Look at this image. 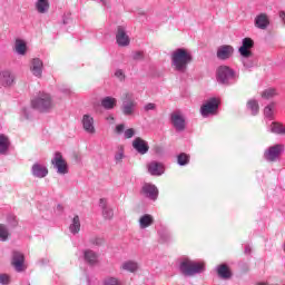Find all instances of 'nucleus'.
<instances>
[{
	"mask_svg": "<svg viewBox=\"0 0 285 285\" xmlns=\"http://www.w3.org/2000/svg\"><path fill=\"white\" fill-rule=\"evenodd\" d=\"M31 175L38 179H43V177H48V167L39 163H35L31 167Z\"/></svg>",
	"mask_w": 285,
	"mask_h": 285,
	"instance_id": "f3484780",
	"label": "nucleus"
},
{
	"mask_svg": "<svg viewBox=\"0 0 285 285\" xmlns=\"http://www.w3.org/2000/svg\"><path fill=\"white\" fill-rule=\"evenodd\" d=\"M255 46V42L250 38H244L242 41V46L238 49L240 57H253V51L250 48Z\"/></svg>",
	"mask_w": 285,
	"mask_h": 285,
	"instance_id": "4468645a",
	"label": "nucleus"
},
{
	"mask_svg": "<svg viewBox=\"0 0 285 285\" xmlns=\"http://www.w3.org/2000/svg\"><path fill=\"white\" fill-rule=\"evenodd\" d=\"M179 271L184 277H195V275L204 273V264L197 263L185 256L180 258Z\"/></svg>",
	"mask_w": 285,
	"mask_h": 285,
	"instance_id": "f03ea898",
	"label": "nucleus"
},
{
	"mask_svg": "<svg viewBox=\"0 0 285 285\" xmlns=\"http://www.w3.org/2000/svg\"><path fill=\"white\" fill-rule=\"evenodd\" d=\"M36 9L40 14H46V12H48L50 9V3L48 0H38L36 2Z\"/></svg>",
	"mask_w": 285,
	"mask_h": 285,
	"instance_id": "c756f323",
	"label": "nucleus"
},
{
	"mask_svg": "<svg viewBox=\"0 0 285 285\" xmlns=\"http://www.w3.org/2000/svg\"><path fill=\"white\" fill-rule=\"evenodd\" d=\"M0 83L4 88H10L14 83V75L10 70H3L0 72Z\"/></svg>",
	"mask_w": 285,
	"mask_h": 285,
	"instance_id": "6ab92c4d",
	"label": "nucleus"
},
{
	"mask_svg": "<svg viewBox=\"0 0 285 285\" xmlns=\"http://www.w3.org/2000/svg\"><path fill=\"white\" fill-rule=\"evenodd\" d=\"M250 245L245 246V255H250Z\"/></svg>",
	"mask_w": 285,
	"mask_h": 285,
	"instance_id": "3c124183",
	"label": "nucleus"
},
{
	"mask_svg": "<svg viewBox=\"0 0 285 285\" xmlns=\"http://www.w3.org/2000/svg\"><path fill=\"white\" fill-rule=\"evenodd\" d=\"M69 230L71 235H79V232L81 230V220L79 218V215H76L72 218L71 224L69 225Z\"/></svg>",
	"mask_w": 285,
	"mask_h": 285,
	"instance_id": "bb28decb",
	"label": "nucleus"
},
{
	"mask_svg": "<svg viewBox=\"0 0 285 285\" xmlns=\"http://www.w3.org/2000/svg\"><path fill=\"white\" fill-rule=\"evenodd\" d=\"M178 166H188L190 164V156L185 153H181L177 156Z\"/></svg>",
	"mask_w": 285,
	"mask_h": 285,
	"instance_id": "f704fd0d",
	"label": "nucleus"
},
{
	"mask_svg": "<svg viewBox=\"0 0 285 285\" xmlns=\"http://www.w3.org/2000/svg\"><path fill=\"white\" fill-rule=\"evenodd\" d=\"M82 128L89 135H95L97 130L95 129V118L92 116L86 114L82 116Z\"/></svg>",
	"mask_w": 285,
	"mask_h": 285,
	"instance_id": "dca6fc26",
	"label": "nucleus"
},
{
	"mask_svg": "<svg viewBox=\"0 0 285 285\" xmlns=\"http://www.w3.org/2000/svg\"><path fill=\"white\" fill-rule=\"evenodd\" d=\"M247 108L254 116L259 112V104L255 99L248 100Z\"/></svg>",
	"mask_w": 285,
	"mask_h": 285,
	"instance_id": "72a5a7b5",
	"label": "nucleus"
},
{
	"mask_svg": "<svg viewBox=\"0 0 285 285\" xmlns=\"http://www.w3.org/2000/svg\"><path fill=\"white\" fill-rule=\"evenodd\" d=\"M234 52H235V48H233V46L223 45V46L218 47L216 57L220 61H227V59H230V57H233Z\"/></svg>",
	"mask_w": 285,
	"mask_h": 285,
	"instance_id": "f8f14e48",
	"label": "nucleus"
},
{
	"mask_svg": "<svg viewBox=\"0 0 285 285\" xmlns=\"http://www.w3.org/2000/svg\"><path fill=\"white\" fill-rule=\"evenodd\" d=\"M273 108H275V104L273 102L265 107L264 115L266 119H273V115H274Z\"/></svg>",
	"mask_w": 285,
	"mask_h": 285,
	"instance_id": "ea45409f",
	"label": "nucleus"
},
{
	"mask_svg": "<svg viewBox=\"0 0 285 285\" xmlns=\"http://www.w3.org/2000/svg\"><path fill=\"white\" fill-rule=\"evenodd\" d=\"M31 107L39 112H50L55 108L52 96L46 92H39L36 98L31 100Z\"/></svg>",
	"mask_w": 285,
	"mask_h": 285,
	"instance_id": "20e7f679",
	"label": "nucleus"
},
{
	"mask_svg": "<svg viewBox=\"0 0 285 285\" xmlns=\"http://www.w3.org/2000/svg\"><path fill=\"white\" fill-rule=\"evenodd\" d=\"M142 195L147 197L148 199H151L153 202L157 200V197H159V189H157V186L146 183L141 188Z\"/></svg>",
	"mask_w": 285,
	"mask_h": 285,
	"instance_id": "ddd939ff",
	"label": "nucleus"
},
{
	"mask_svg": "<svg viewBox=\"0 0 285 285\" xmlns=\"http://www.w3.org/2000/svg\"><path fill=\"white\" fill-rule=\"evenodd\" d=\"M153 224H155V218H153V215L145 214L139 219V226L142 230L148 228V226H153Z\"/></svg>",
	"mask_w": 285,
	"mask_h": 285,
	"instance_id": "cd10ccee",
	"label": "nucleus"
},
{
	"mask_svg": "<svg viewBox=\"0 0 285 285\" xmlns=\"http://www.w3.org/2000/svg\"><path fill=\"white\" fill-rule=\"evenodd\" d=\"M7 222H8V224H9L12 228H14V227L17 226V224H18V222H17V216H14V215H9V216L7 217Z\"/></svg>",
	"mask_w": 285,
	"mask_h": 285,
	"instance_id": "79ce46f5",
	"label": "nucleus"
},
{
	"mask_svg": "<svg viewBox=\"0 0 285 285\" xmlns=\"http://www.w3.org/2000/svg\"><path fill=\"white\" fill-rule=\"evenodd\" d=\"M134 61H141L144 60V52L142 51H136L132 55Z\"/></svg>",
	"mask_w": 285,
	"mask_h": 285,
	"instance_id": "a18cd8bd",
	"label": "nucleus"
},
{
	"mask_svg": "<svg viewBox=\"0 0 285 285\" xmlns=\"http://www.w3.org/2000/svg\"><path fill=\"white\" fill-rule=\"evenodd\" d=\"M8 150H10V138L0 134V155H8Z\"/></svg>",
	"mask_w": 285,
	"mask_h": 285,
	"instance_id": "a878e982",
	"label": "nucleus"
},
{
	"mask_svg": "<svg viewBox=\"0 0 285 285\" xmlns=\"http://www.w3.org/2000/svg\"><path fill=\"white\" fill-rule=\"evenodd\" d=\"M170 121L177 132H184L186 130V118L181 112L174 111L170 114Z\"/></svg>",
	"mask_w": 285,
	"mask_h": 285,
	"instance_id": "9d476101",
	"label": "nucleus"
},
{
	"mask_svg": "<svg viewBox=\"0 0 285 285\" xmlns=\"http://www.w3.org/2000/svg\"><path fill=\"white\" fill-rule=\"evenodd\" d=\"M124 159V147H120L119 151L115 155V161L119 163Z\"/></svg>",
	"mask_w": 285,
	"mask_h": 285,
	"instance_id": "49530a36",
	"label": "nucleus"
},
{
	"mask_svg": "<svg viewBox=\"0 0 285 285\" xmlns=\"http://www.w3.org/2000/svg\"><path fill=\"white\" fill-rule=\"evenodd\" d=\"M0 284L8 285L10 284V276L7 274H1L0 275Z\"/></svg>",
	"mask_w": 285,
	"mask_h": 285,
	"instance_id": "de8ad7c7",
	"label": "nucleus"
},
{
	"mask_svg": "<svg viewBox=\"0 0 285 285\" xmlns=\"http://www.w3.org/2000/svg\"><path fill=\"white\" fill-rule=\"evenodd\" d=\"M240 61L244 66V68L250 69L254 68L255 61H253V56H240Z\"/></svg>",
	"mask_w": 285,
	"mask_h": 285,
	"instance_id": "c9c22d12",
	"label": "nucleus"
},
{
	"mask_svg": "<svg viewBox=\"0 0 285 285\" xmlns=\"http://www.w3.org/2000/svg\"><path fill=\"white\" fill-rule=\"evenodd\" d=\"M101 106L105 110H112L117 106V99L112 97H105L101 100Z\"/></svg>",
	"mask_w": 285,
	"mask_h": 285,
	"instance_id": "c85d7f7f",
	"label": "nucleus"
},
{
	"mask_svg": "<svg viewBox=\"0 0 285 285\" xmlns=\"http://www.w3.org/2000/svg\"><path fill=\"white\" fill-rule=\"evenodd\" d=\"M89 244H91V246H102V244H104V238H101V237H91L90 239H89Z\"/></svg>",
	"mask_w": 285,
	"mask_h": 285,
	"instance_id": "a19ab883",
	"label": "nucleus"
},
{
	"mask_svg": "<svg viewBox=\"0 0 285 285\" xmlns=\"http://www.w3.org/2000/svg\"><path fill=\"white\" fill-rule=\"evenodd\" d=\"M102 4H105V6H106V2H102Z\"/></svg>",
	"mask_w": 285,
	"mask_h": 285,
	"instance_id": "6e6d98bb",
	"label": "nucleus"
},
{
	"mask_svg": "<svg viewBox=\"0 0 285 285\" xmlns=\"http://www.w3.org/2000/svg\"><path fill=\"white\" fill-rule=\"evenodd\" d=\"M193 63V55L185 48H178L171 53V66L177 72H186Z\"/></svg>",
	"mask_w": 285,
	"mask_h": 285,
	"instance_id": "f257e3e1",
	"label": "nucleus"
},
{
	"mask_svg": "<svg viewBox=\"0 0 285 285\" xmlns=\"http://www.w3.org/2000/svg\"><path fill=\"white\" fill-rule=\"evenodd\" d=\"M83 259L86 264H89L90 266H95L97 264L99 256L95 253L92 249H86L83 250Z\"/></svg>",
	"mask_w": 285,
	"mask_h": 285,
	"instance_id": "393cba45",
	"label": "nucleus"
},
{
	"mask_svg": "<svg viewBox=\"0 0 285 285\" xmlns=\"http://www.w3.org/2000/svg\"><path fill=\"white\" fill-rule=\"evenodd\" d=\"M160 238L163 239V242H170V233L168 232H163L160 234Z\"/></svg>",
	"mask_w": 285,
	"mask_h": 285,
	"instance_id": "09e8293b",
	"label": "nucleus"
},
{
	"mask_svg": "<svg viewBox=\"0 0 285 285\" xmlns=\"http://www.w3.org/2000/svg\"><path fill=\"white\" fill-rule=\"evenodd\" d=\"M121 268L122 271H128V273H135L139 266L132 261H127L122 263Z\"/></svg>",
	"mask_w": 285,
	"mask_h": 285,
	"instance_id": "473e14b6",
	"label": "nucleus"
},
{
	"mask_svg": "<svg viewBox=\"0 0 285 285\" xmlns=\"http://www.w3.org/2000/svg\"><path fill=\"white\" fill-rule=\"evenodd\" d=\"M62 23L63 26H68V18H63Z\"/></svg>",
	"mask_w": 285,
	"mask_h": 285,
	"instance_id": "5fc2aeb1",
	"label": "nucleus"
},
{
	"mask_svg": "<svg viewBox=\"0 0 285 285\" xmlns=\"http://www.w3.org/2000/svg\"><path fill=\"white\" fill-rule=\"evenodd\" d=\"M30 70L33 77L41 78V75H43V61L39 58H33L31 60Z\"/></svg>",
	"mask_w": 285,
	"mask_h": 285,
	"instance_id": "a211bd4d",
	"label": "nucleus"
},
{
	"mask_svg": "<svg viewBox=\"0 0 285 285\" xmlns=\"http://www.w3.org/2000/svg\"><path fill=\"white\" fill-rule=\"evenodd\" d=\"M145 112H150V110H157V105L155 102H148L144 106Z\"/></svg>",
	"mask_w": 285,
	"mask_h": 285,
	"instance_id": "c03bdc74",
	"label": "nucleus"
},
{
	"mask_svg": "<svg viewBox=\"0 0 285 285\" xmlns=\"http://www.w3.org/2000/svg\"><path fill=\"white\" fill-rule=\"evenodd\" d=\"M219 109V100L217 98H210L206 104L200 107L202 117H208V115H215Z\"/></svg>",
	"mask_w": 285,
	"mask_h": 285,
	"instance_id": "1a4fd4ad",
	"label": "nucleus"
},
{
	"mask_svg": "<svg viewBox=\"0 0 285 285\" xmlns=\"http://www.w3.org/2000/svg\"><path fill=\"white\" fill-rule=\"evenodd\" d=\"M99 206L102 209V216L105 219H112V217H115V212L112 208L108 207L106 198H100Z\"/></svg>",
	"mask_w": 285,
	"mask_h": 285,
	"instance_id": "aec40b11",
	"label": "nucleus"
},
{
	"mask_svg": "<svg viewBox=\"0 0 285 285\" xmlns=\"http://www.w3.org/2000/svg\"><path fill=\"white\" fill-rule=\"evenodd\" d=\"M22 115H23L24 119H30V117H32V115H30V109H28V108H24L22 110Z\"/></svg>",
	"mask_w": 285,
	"mask_h": 285,
	"instance_id": "8fccbe9b",
	"label": "nucleus"
},
{
	"mask_svg": "<svg viewBox=\"0 0 285 285\" xmlns=\"http://www.w3.org/2000/svg\"><path fill=\"white\" fill-rule=\"evenodd\" d=\"M11 266L16 273H23L26 271V256L21 252L13 250L11 258Z\"/></svg>",
	"mask_w": 285,
	"mask_h": 285,
	"instance_id": "6e6552de",
	"label": "nucleus"
},
{
	"mask_svg": "<svg viewBox=\"0 0 285 285\" xmlns=\"http://www.w3.org/2000/svg\"><path fill=\"white\" fill-rule=\"evenodd\" d=\"M116 41L118 46H120V48H126L127 46H130V37L126 32V27H117Z\"/></svg>",
	"mask_w": 285,
	"mask_h": 285,
	"instance_id": "9b49d317",
	"label": "nucleus"
},
{
	"mask_svg": "<svg viewBox=\"0 0 285 285\" xmlns=\"http://www.w3.org/2000/svg\"><path fill=\"white\" fill-rule=\"evenodd\" d=\"M57 210H58V213H62L63 212V206L57 205Z\"/></svg>",
	"mask_w": 285,
	"mask_h": 285,
	"instance_id": "603ef678",
	"label": "nucleus"
},
{
	"mask_svg": "<svg viewBox=\"0 0 285 285\" xmlns=\"http://www.w3.org/2000/svg\"><path fill=\"white\" fill-rule=\"evenodd\" d=\"M271 21L268 20V16H266V13H261L258 16H256L255 18V26L259 29V30H266V28H268Z\"/></svg>",
	"mask_w": 285,
	"mask_h": 285,
	"instance_id": "5701e85b",
	"label": "nucleus"
},
{
	"mask_svg": "<svg viewBox=\"0 0 285 285\" xmlns=\"http://www.w3.org/2000/svg\"><path fill=\"white\" fill-rule=\"evenodd\" d=\"M102 285H122V283L118 277L107 276L104 278Z\"/></svg>",
	"mask_w": 285,
	"mask_h": 285,
	"instance_id": "e433bc0d",
	"label": "nucleus"
},
{
	"mask_svg": "<svg viewBox=\"0 0 285 285\" xmlns=\"http://www.w3.org/2000/svg\"><path fill=\"white\" fill-rule=\"evenodd\" d=\"M115 77L119 79V81H124L126 79V73H124V70L117 69L115 71Z\"/></svg>",
	"mask_w": 285,
	"mask_h": 285,
	"instance_id": "37998d69",
	"label": "nucleus"
},
{
	"mask_svg": "<svg viewBox=\"0 0 285 285\" xmlns=\"http://www.w3.org/2000/svg\"><path fill=\"white\" fill-rule=\"evenodd\" d=\"M216 273L220 279H230V277H233V273L226 264L218 265L216 267Z\"/></svg>",
	"mask_w": 285,
	"mask_h": 285,
	"instance_id": "4be33fe9",
	"label": "nucleus"
},
{
	"mask_svg": "<svg viewBox=\"0 0 285 285\" xmlns=\"http://www.w3.org/2000/svg\"><path fill=\"white\" fill-rule=\"evenodd\" d=\"M14 50L17 55H21V56L26 55L28 50V46L26 45V41L21 39H17L14 45Z\"/></svg>",
	"mask_w": 285,
	"mask_h": 285,
	"instance_id": "7c9ffc66",
	"label": "nucleus"
},
{
	"mask_svg": "<svg viewBox=\"0 0 285 285\" xmlns=\"http://www.w3.org/2000/svg\"><path fill=\"white\" fill-rule=\"evenodd\" d=\"M282 153H284V145L277 144L271 146L264 151V159L265 161L274 164L275 161H278V159L282 157Z\"/></svg>",
	"mask_w": 285,
	"mask_h": 285,
	"instance_id": "423d86ee",
	"label": "nucleus"
},
{
	"mask_svg": "<svg viewBox=\"0 0 285 285\" xmlns=\"http://www.w3.org/2000/svg\"><path fill=\"white\" fill-rule=\"evenodd\" d=\"M122 105L120 110L125 117H132L135 115V109L137 108V101L135 100V94L125 92L121 97Z\"/></svg>",
	"mask_w": 285,
	"mask_h": 285,
	"instance_id": "39448f33",
	"label": "nucleus"
},
{
	"mask_svg": "<svg viewBox=\"0 0 285 285\" xmlns=\"http://www.w3.org/2000/svg\"><path fill=\"white\" fill-rule=\"evenodd\" d=\"M122 132H124V138L125 139H132V137H135V129L129 128V129L126 130V125H124V124L117 125L116 126V134L117 135H122Z\"/></svg>",
	"mask_w": 285,
	"mask_h": 285,
	"instance_id": "b1692460",
	"label": "nucleus"
},
{
	"mask_svg": "<svg viewBox=\"0 0 285 285\" xmlns=\"http://www.w3.org/2000/svg\"><path fill=\"white\" fill-rule=\"evenodd\" d=\"M269 130L271 132H274V135H285V125L279 122H272Z\"/></svg>",
	"mask_w": 285,
	"mask_h": 285,
	"instance_id": "2f4dec72",
	"label": "nucleus"
},
{
	"mask_svg": "<svg viewBox=\"0 0 285 285\" xmlns=\"http://www.w3.org/2000/svg\"><path fill=\"white\" fill-rule=\"evenodd\" d=\"M275 95H277V91L273 88L265 89L262 92L263 99H273V97H275Z\"/></svg>",
	"mask_w": 285,
	"mask_h": 285,
	"instance_id": "58836bf2",
	"label": "nucleus"
},
{
	"mask_svg": "<svg viewBox=\"0 0 285 285\" xmlns=\"http://www.w3.org/2000/svg\"><path fill=\"white\" fill-rule=\"evenodd\" d=\"M148 173L153 176L159 177L164 175V165H161V163L158 161H151L148 165Z\"/></svg>",
	"mask_w": 285,
	"mask_h": 285,
	"instance_id": "412c9836",
	"label": "nucleus"
},
{
	"mask_svg": "<svg viewBox=\"0 0 285 285\" xmlns=\"http://www.w3.org/2000/svg\"><path fill=\"white\" fill-rule=\"evenodd\" d=\"M237 73L228 66H220L216 70V81H218L220 86H233L237 83Z\"/></svg>",
	"mask_w": 285,
	"mask_h": 285,
	"instance_id": "7ed1b4c3",
	"label": "nucleus"
},
{
	"mask_svg": "<svg viewBox=\"0 0 285 285\" xmlns=\"http://www.w3.org/2000/svg\"><path fill=\"white\" fill-rule=\"evenodd\" d=\"M53 168H56L58 175H68V163L63 159L61 153L57 151L51 159Z\"/></svg>",
	"mask_w": 285,
	"mask_h": 285,
	"instance_id": "0eeeda50",
	"label": "nucleus"
},
{
	"mask_svg": "<svg viewBox=\"0 0 285 285\" xmlns=\"http://www.w3.org/2000/svg\"><path fill=\"white\" fill-rule=\"evenodd\" d=\"M61 92H63V95H70V89H61Z\"/></svg>",
	"mask_w": 285,
	"mask_h": 285,
	"instance_id": "864d4df0",
	"label": "nucleus"
},
{
	"mask_svg": "<svg viewBox=\"0 0 285 285\" xmlns=\"http://www.w3.org/2000/svg\"><path fill=\"white\" fill-rule=\"evenodd\" d=\"M132 148L137 150L139 155H146L150 150L148 141L144 140L141 137L134 139Z\"/></svg>",
	"mask_w": 285,
	"mask_h": 285,
	"instance_id": "2eb2a0df",
	"label": "nucleus"
},
{
	"mask_svg": "<svg viewBox=\"0 0 285 285\" xmlns=\"http://www.w3.org/2000/svg\"><path fill=\"white\" fill-rule=\"evenodd\" d=\"M8 237H10V232H8V227L6 225L0 224V242H8Z\"/></svg>",
	"mask_w": 285,
	"mask_h": 285,
	"instance_id": "4c0bfd02",
	"label": "nucleus"
}]
</instances>
